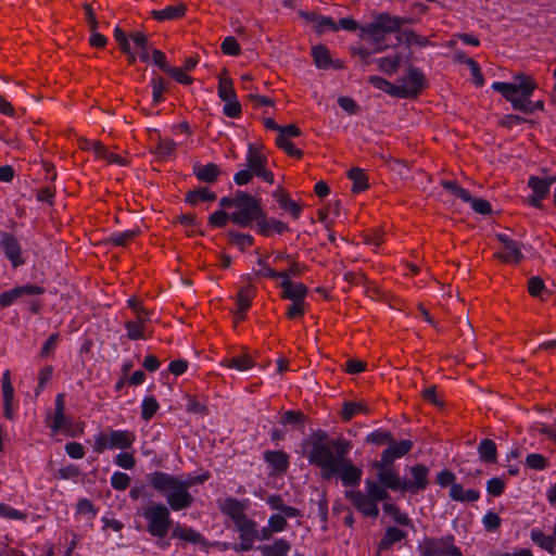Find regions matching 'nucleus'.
<instances>
[{"label":"nucleus","instance_id":"f257e3e1","mask_svg":"<svg viewBox=\"0 0 556 556\" xmlns=\"http://www.w3.org/2000/svg\"><path fill=\"white\" fill-rule=\"evenodd\" d=\"M403 20L388 13L377 15L371 22L359 27L361 38L372 46L371 48L358 47L355 49L364 61L369 65L368 58L372 51H381L388 47L387 42L392 35H395L396 43L382 56L376 58L379 70H397L404 67L410 56L412 46H422L425 39L412 30H400Z\"/></svg>","mask_w":556,"mask_h":556},{"label":"nucleus","instance_id":"f03ea898","mask_svg":"<svg viewBox=\"0 0 556 556\" xmlns=\"http://www.w3.org/2000/svg\"><path fill=\"white\" fill-rule=\"evenodd\" d=\"M326 437V433L319 432L311 441L307 454L309 464L320 468L323 479L339 477L345 486L358 485L363 470L348 458L352 448L351 443L342 438L324 442Z\"/></svg>","mask_w":556,"mask_h":556},{"label":"nucleus","instance_id":"7ed1b4c3","mask_svg":"<svg viewBox=\"0 0 556 556\" xmlns=\"http://www.w3.org/2000/svg\"><path fill=\"white\" fill-rule=\"evenodd\" d=\"M371 466L377 470V480L365 481V493L359 490L345 491V498L364 516L377 518L378 503L390 497L388 490L402 492V478L391 464L375 460Z\"/></svg>","mask_w":556,"mask_h":556},{"label":"nucleus","instance_id":"20e7f679","mask_svg":"<svg viewBox=\"0 0 556 556\" xmlns=\"http://www.w3.org/2000/svg\"><path fill=\"white\" fill-rule=\"evenodd\" d=\"M114 38L121 50L127 54L131 62L139 59L148 66H155L160 70H169L167 67L166 55L150 46L147 35L140 30H131L126 34L118 26L114 28ZM174 70H181L175 67Z\"/></svg>","mask_w":556,"mask_h":556},{"label":"nucleus","instance_id":"39448f33","mask_svg":"<svg viewBox=\"0 0 556 556\" xmlns=\"http://www.w3.org/2000/svg\"><path fill=\"white\" fill-rule=\"evenodd\" d=\"M150 485L166 500L167 507L174 511L189 508L193 503V496L189 488L177 476L163 471H154L149 475Z\"/></svg>","mask_w":556,"mask_h":556},{"label":"nucleus","instance_id":"423d86ee","mask_svg":"<svg viewBox=\"0 0 556 556\" xmlns=\"http://www.w3.org/2000/svg\"><path fill=\"white\" fill-rule=\"evenodd\" d=\"M492 88L511 103L513 108L526 114L534 112L532 102L528 99L536 88V83L523 73H519L510 83L496 81Z\"/></svg>","mask_w":556,"mask_h":556},{"label":"nucleus","instance_id":"0eeeda50","mask_svg":"<svg viewBox=\"0 0 556 556\" xmlns=\"http://www.w3.org/2000/svg\"><path fill=\"white\" fill-rule=\"evenodd\" d=\"M369 83L393 97L409 98L417 96L425 86V77L421 72H404L403 76L394 81L379 76H370Z\"/></svg>","mask_w":556,"mask_h":556},{"label":"nucleus","instance_id":"6e6552de","mask_svg":"<svg viewBox=\"0 0 556 556\" xmlns=\"http://www.w3.org/2000/svg\"><path fill=\"white\" fill-rule=\"evenodd\" d=\"M262 216L260 200L243 191H237L235 211L229 214V220L240 227H248Z\"/></svg>","mask_w":556,"mask_h":556},{"label":"nucleus","instance_id":"1a4fd4ad","mask_svg":"<svg viewBox=\"0 0 556 556\" xmlns=\"http://www.w3.org/2000/svg\"><path fill=\"white\" fill-rule=\"evenodd\" d=\"M141 516L147 521V531L154 538L163 539L173 527L170 510L162 503H150Z\"/></svg>","mask_w":556,"mask_h":556},{"label":"nucleus","instance_id":"9d476101","mask_svg":"<svg viewBox=\"0 0 556 556\" xmlns=\"http://www.w3.org/2000/svg\"><path fill=\"white\" fill-rule=\"evenodd\" d=\"M136 441V435L129 430H110L106 433H99L94 440L93 450L102 453L105 450H127Z\"/></svg>","mask_w":556,"mask_h":556},{"label":"nucleus","instance_id":"9b49d317","mask_svg":"<svg viewBox=\"0 0 556 556\" xmlns=\"http://www.w3.org/2000/svg\"><path fill=\"white\" fill-rule=\"evenodd\" d=\"M424 556H463L460 549L454 544V536L427 538L419 545Z\"/></svg>","mask_w":556,"mask_h":556},{"label":"nucleus","instance_id":"f8f14e48","mask_svg":"<svg viewBox=\"0 0 556 556\" xmlns=\"http://www.w3.org/2000/svg\"><path fill=\"white\" fill-rule=\"evenodd\" d=\"M407 470L410 475V478L402 479V492L403 493L407 492L410 494H418V493L425 491L430 483L429 467H427L424 464H416V465L408 467Z\"/></svg>","mask_w":556,"mask_h":556},{"label":"nucleus","instance_id":"ddd939ff","mask_svg":"<svg viewBox=\"0 0 556 556\" xmlns=\"http://www.w3.org/2000/svg\"><path fill=\"white\" fill-rule=\"evenodd\" d=\"M248 506V501H239L235 497H226L218 501L219 510L224 515L228 516L232 520L233 525L248 518L245 515Z\"/></svg>","mask_w":556,"mask_h":556},{"label":"nucleus","instance_id":"4468645a","mask_svg":"<svg viewBox=\"0 0 556 556\" xmlns=\"http://www.w3.org/2000/svg\"><path fill=\"white\" fill-rule=\"evenodd\" d=\"M247 162L249 169L254 175L269 184H274L273 173L265 169V164L267 162L266 157L261 152H258L253 146L249 147Z\"/></svg>","mask_w":556,"mask_h":556},{"label":"nucleus","instance_id":"2eb2a0df","mask_svg":"<svg viewBox=\"0 0 556 556\" xmlns=\"http://www.w3.org/2000/svg\"><path fill=\"white\" fill-rule=\"evenodd\" d=\"M0 247L3 249L7 258L11 262L13 267L24 264L21 244L13 235L0 231Z\"/></svg>","mask_w":556,"mask_h":556},{"label":"nucleus","instance_id":"dca6fc26","mask_svg":"<svg viewBox=\"0 0 556 556\" xmlns=\"http://www.w3.org/2000/svg\"><path fill=\"white\" fill-rule=\"evenodd\" d=\"M413 448V442L410 440L395 441L392 439L388 444V447L382 452L381 462L393 464L395 459L403 457Z\"/></svg>","mask_w":556,"mask_h":556},{"label":"nucleus","instance_id":"f3484780","mask_svg":"<svg viewBox=\"0 0 556 556\" xmlns=\"http://www.w3.org/2000/svg\"><path fill=\"white\" fill-rule=\"evenodd\" d=\"M301 16L311 23L312 27L317 33H329L337 31L338 25L337 23L329 16L318 15L314 12H301Z\"/></svg>","mask_w":556,"mask_h":556},{"label":"nucleus","instance_id":"a211bd4d","mask_svg":"<svg viewBox=\"0 0 556 556\" xmlns=\"http://www.w3.org/2000/svg\"><path fill=\"white\" fill-rule=\"evenodd\" d=\"M280 287L282 288L281 298L291 302L305 301L308 293L307 287L301 282L282 280Z\"/></svg>","mask_w":556,"mask_h":556},{"label":"nucleus","instance_id":"6ab92c4d","mask_svg":"<svg viewBox=\"0 0 556 556\" xmlns=\"http://www.w3.org/2000/svg\"><path fill=\"white\" fill-rule=\"evenodd\" d=\"M529 188L532 189V194L527 198V203L533 207L541 208L542 200L548 194L546 184L541 182V178L531 176L528 181Z\"/></svg>","mask_w":556,"mask_h":556},{"label":"nucleus","instance_id":"aec40b11","mask_svg":"<svg viewBox=\"0 0 556 556\" xmlns=\"http://www.w3.org/2000/svg\"><path fill=\"white\" fill-rule=\"evenodd\" d=\"M312 55H313L315 65L319 70H327V68L339 70L341 67L340 64H337L338 61H334L331 58L329 50L324 46L314 47L312 49Z\"/></svg>","mask_w":556,"mask_h":556},{"label":"nucleus","instance_id":"412c9836","mask_svg":"<svg viewBox=\"0 0 556 556\" xmlns=\"http://www.w3.org/2000/svg\"><path fill=\"white\" fill-rule=\"evenodd\" d=\"M258 231L263 236H269L271 232L282 233L288 230V226L275 218H267L263 212V216L256 222Z\"/></svg>","mask_w":556,"mask_h":556},{"label":"nucleus","instance_id":"4be33fe9","mask_svg":"<svg viewBox=\"0 0 556 556\" xmlns=\"http://www.w3.org/2000/svg\"><path fill=\"white\" fill-rule=\"evenodd\" d=\"M193 173L200 181L213 184L218 178L220 169L214 163L206 165L195 164L193 166Z\"/></svg>","mask_w":556,"mask_h":556},{"label":"nucleus","instance_id":"5701e85b","mask_svg":"<svg viewBox=\"0 0 556 556\" xmlns=\"http://www.w3.org/2000/svg\"><path fill=\"white\" fill-rule=\"evenodd\" d=\"M448 495L453 501L460 503H471L480 498L479 491L472 489L465 490L459 483L453 484V488L450 489Z\"/></svg>","mask_w":556,"mask_h":556},{"label":"nucleus","instance_id":"b1692460","mask_svg":"<svg viewBox=\"0 0 556 556\" xmlns=\"http://www.w3.org/2000/svg\"><path fill=\"white\" fill-rule=\"evenodd\" d=\"M530 538L542 549L553 555L556 553V536L554 535V533L552 535H546L539 529H532Z\"/></svg>","mask_w":556,"mask_h":556},{"label":"nucleus","instance_id":"393cba45","mask_svg":"<svg viewBox=\"0 0 556 556\" xmlns=\"http://www.w3.org/2000/svg\"><path fill=\"white\" fill-rule=\"evenodd\" d=\"M264 459L277 471L285 472L289 467L288 455L282 451H268Z\"/></svg>","mask_w":556,"mask_h":556},{"label":"nucleus","instance_id":"a878e982","mask_svg":"<svg viewBox=\"0 0 556 556\" xmlns=\"http://www.w3.org/2000/svg\"><path fill=\"white\" fill-rule=\"evenodd\" d=\"M290 548V543L283 539H278L270 545L260 546L263 556H287Z\"/></svg>","mask_w":556,"mask_h":556},{"label":"nucleus","instance_id":"bb28decb","mask_svg":"<svg viewBox=\"0 0 556 556\" xmlns=\"http://www.w3.org/2000/svg\"><path fill=\"white\" fill-rule=\"evenodd\" d=\"M406 536V533L396 527H389L386 530L383 538L380 540L378 549L387 551L394 543L402 541Z\"/></svg>","mask_w":556,"mask_h":556},{"label":"nucleus","instance_id":"cd10ccee","mask_svg":"<svg viewBox=\"0 0 556 556\" xmlns=\"http://www.w3.org/2000/svg\"><path fill=\"white\" fill-rule=\"evenodd\" d=\"M495 256L505 263H518L523 258L521 244L515 241L505 250L497 252Z\"/></svg>","mask_w":556,"mask_h":556},{"label":"nucleus","instance_id":"c85d7f7f","mask_svg":"<svg viewBox=\"0 0 556 556\" xmlns=\"http://www.w3.org/2000/svg\"><path fill=\"white\" fill-rule=\"evenodd\" d=\"M254 292V288L252 286H247L241 288L238 296H237V317L238 319H243L244 314L251 305V298Z\"/></svg>","mask_w":556,"mask_h":556},{"label":"nucleus","instance_id":"c756f323","mask_svg":"<svg viewBox=\"0 0 556 556\" xmlns=\"http://www.w3.org/2000/svg\"><path fill=\"white\" fill-rule=\"evenodd\" d=\"M479 457L484 463H495L497 458L496 444L491 439H483L478 445Z\"/></svg>","mask_w":556,"mask_h":556},{"label":"nucleus","instance_id":"7c9ffc66","mask_svg":"<svg viewBox=\"0 0 556 556\" xmlns=\"http://www.w3.org/2000/svg\"><path fill=\"white\" fill-rule=\"evenodd\" d=\"M172 536L193 544L200 543L202 540V535L198 531L179 523L173 528Z\"/></svg>","mask_w":556,"mask_h":556},{"label":"nucleus","instance_id":"2f4dec72","mask_svg":"<svg viewBox=\"0 0 556 556\" xmlns=\"http://www.w3.org/2000/svg\"><path fill=\"white\" fill-rule=\"evenodd\" d=\"M274 197L281 208L289 212L294 218H298L300 216L302 211L300 204L291 200L287 193L276 191L274 192Z\"/></svg>","mask_w":556,"mask_h":556},{"label":"nucleus","instance_id":"473e14b6","mask_svg":"<svg viewBox=\"0 0 556 556\" xmlns=\"http://www.w3.org/2000/svg\"><path fill=\"white\" fill-rule=\"evenodd\" d=\"M185 11L186 9L182 4L168 5L162 10L153 11L152 15L156 21H169L182 16Z\"/></svg>","mask_w":556,"mask_h":556},{"label":"nucleus","instance_id":"72a5a7b5","mask_svg":"<svg viewBox=\"0 0 556 556\" xmlns=\"http://www.w3.org/2000/svg\"><path fill=\"white\" fill-rule=\"evenodd\" d=\"M218 97L222 100H231L237 98L231 79L226 72H222L218 76Z\"/></svg>","mask_w":556,"mask_h":556},{"label":"nucleus","instance_id":"f704fd0d","mask_svg":"<svg viewBox=\"0 0 556 556\" xmlns=\"http://www.w3.org/2000/svg\"><path fill=\"white\" fill-rule=\"evenodd\" d=\"M349 178L353 181L352 191L359 193L368 188L367 176L365 172L358 167L349 170Z\"/></svg>","mask_w":556,"mask_h":556},{"label":"nucleus","instance_id":"c9c22d12","mask_svg":"<svg viewBox=\"0 0 556 556\" xmlns=\"http://www.w3.org/2000/svg\"><path fill=\"white\" fill-rule=\"evenodd\" d=\"M236 530L239 532V539H250L256 541L257 523L249 517L235 525Z\"/></svg>","mask_w":556,"mask_h":556},{"label":"nucleus","instance_id":"e433bc0d","mask_svg":"<svg viewBox=\"0 0 556 556\" xmlns=\"http://www.w3.org/2000/svg\"><path fill=\"white\" fill-rule=\"evenodd\" d=\"M306 416L301 410H287L280 417L282 426H291L292 428H301L304 426Z\"/></svg>","mask_w":556,"mask_h":556},{"label":"nucleus","instance_id":"4c0bfd02","mask_svg":"<svg viewBox=\"0 0 556 556\" xmlns=\"http://www.w3.org/2000/svg\"><path fill=\"white\" fill-rule=\"evenodd\" d=\"M383 511L392 517V519L402 526H412V520L408 516L400 510V508L391 503L383 504Z\"/></svg>","mask_w":556,"mask_h":556},{"label":"nucleus","instance_id":"58836bf2","mask_svg":"<svg viewBox=\"0 0 556 556\" xmlns=\"http://www.w3.org/2000/svg\"><path fill=\"white\" fill-rule=\"evenodd\" d=\"M215 199L216 194L214 192H210L206 188H199L187 194V202L192 205H195L200 201H214Z\"/></svg>","mask_w":556,"mask_h":556},{"label":"nucleus","instance_id":"ea45409f","mask_svg":"<svg viewBox=\"0 0 556 556\" xmlns=\"http://www.w3.org/2000/svg\"><path fill=\"white\" fill-rule=\"evenodd\" d=\"M441 184L445 190L450 191L455 197L462 199L464 202H469L470 200H472V197L470 195L469 191L462 188L456 181L444 180Z\"/></svg>","mask_w":556,"mask_h":556},{"label":"nucleus","instance_id":"a19ab883","mask_svg":"<svg viewBox=\"0 0 556 556\" xmlns=\"http://www.w3.org/2000/svg\"><path fill=\"white\" fill-rule=\"evenodd\" d=\"M362 412H367L366 405L357 402H345L341 410V417L348 421Z\"/></svg>","mask_w":556,"mask_h":556},{"label":"nucleus","instance_id":"79ce46f5","mask_svg":"<svg viewBox=\"0 0 556 556\" xmlns=\"http://www.w3.org/2000/svg\"><path fill=\"white\" fill-rule=\"evenodd\" d=\"M254 366V362L249 355H239L227 361V367L235 368L240 371L248 370Z\"/></svg>","mask_w":556,"mask_h":556},{"label":"nucleus","instance_id":"37998d69","mask_svg":"<svg viewBox=\"0 0 556 556\" xmlns=\"http://www.w3.org/2000/svg\"><path fill=\"white\" fill-rule=\"evenodd\" d=\"M137 230H126L119 233H114L108 239L109 243L116 247H126L137 236Z\"/></svg>","mask_w":556,"mask_h":556},{"label":"nucleus","instance_id":"c03bdc74","mask_svg":"<svg viewBox=\"0 0 556 556\" xmlns=\"http://www.w3.org/2000/svg\"><path fill=\"white\" fill-rule=\"evenodd\" d=\"M159 409V403L153 396H148L142 401L141 417L143 420H150Z\"/></svg>","mask_w":556,"mask_h":556},{"label":"nucleus","instance_id":"a18cd8bd","mask_svg":"<svg viewBox=\"0 0 556 556\" xmlns=\"http://www.w3.org/2000/svg\"><path fill=\"white\" fill-rule=\"evenodd\" d=\"M276 143L290 156L300 159L303 155V152L298 149L289 139H285L283 136H277Z\"/></svg>","mask_w":556,"mask_h":556},{"label":"nucleus","instance_id":"49530a36","mask_svg":"<svg viewBox=\"0 0 556 556\" xmlns=\"http://www.w3.org/2000/svg\"><path fill=\"white\" fill-rule=\"evenodd\" d=\"M152 85V98L153 103L156 104L163 101V92L167 89V85L164 79L159 76H154L151 80Z\"/></svg>","mask_w":556,"mask_h":556},{"label":"nucleus","instance_id":"de8ad7c7","mask_svg":"<svg viewBox=\"0 0 556 556\" xmlns=\"http://www.w3.org/2000/svg\"><path fill=\"white\" fill-rule=\"evenodd\" d=\"M230 241L237 245L241 251L253 244V237L247 233H239L236 231H229Z\"/></svg>","mask_w":556,"mask_h":556},{"label":"nucleus","instance_id":"09e8293b","mask_svg":"<svg viewBox=\"0 0 556 556\" xmlns=\"http://www.w3.org/2000/svg\"><path fill=\"white\" fill-rule=\"evenodd\" d=\"M225 102L223 113L230 118H238L241 115V104L237 98L223 100Z\"/></svg>","mask_w":556,"mask_h":556},{"label":"nucleus","instance_id":"8fccbe9b","mask_svg":"<svg viewBox=\"0 0 556 556\" xmlns=\"http://www.w3.org/2000/svg\"><path fill=\"white\" fill-rule=\"evenodd\" d=\"M79 468L74 464H70L65 467L58 469L54 472V478L62 480L76 479L79 476Z\"/></svg>","mask_w":556,"mask_h":556},{"label":"nucleus","instance_id":"3c124183","mask_svg":"<svg viewBox=\"0 0 556 556\" xmlns=\"http://www.w3.org/2000/svg\"><path fill=\"white\" fill-rule=\"evenodd\" d=\"M125 328L127 330V337L130 340H138L144 337V324H141L140 321H127L125 324Z\"/></svg>","mask_w":556,"mask_h":556},{"label":"nucleus","instance_id":"603ef678","mask_svg":"<svg viewBox=\"0 0 556 556\" xmlns=\"http://www.w3.org/2000/svg\"><path fill=\"white\" fill-rule=\"evenodd\" d=\"M175 148H176V144L173 140L163 139V140H160V142L157 143L155 153L162 159H167L174 153Z\"/></svg>","mask_w":556,"mask_h":556},{"label":"nucleus","instance_id":"864d4df0","mask_svg":"<svg viewBox=\"0 0 556 556\" xmlns=\"http://www.w3.org/2000/svg\"><path fill=\"white\" fill-rule=\"evenodd\" d=\"M130 478L127 473L116 471L111 477V485L118 491H124L129 486Z\"/></svg>","mask_w":556,"mask_h":556},{"label":"nucleus","instance_id":"5fc2aeb1","mask_svg":"<svg viewBox=\"0 0 556 556\" xmlns=\"http://www.w3.org/2000/svg\"><path fill=\"white\" fill-rule=\"evenodd\" d=\"M526 464L529 468L535 470H542L547 466V459L538 453L529 454L526 458Z\"/></svg>","mask_w":556,"mask_h":556},{"label":"nucleus","instance_id":"6e6d98bb","mask_svg":"<svg viewBox=\"0 0 556 556\" xmlns=\"http://www.w3.org/2000/svg\"><path fill=\"white\" fill-rule=\"evenodd\" d=\"M0 516L12 520H24L26 515L7 504L0 503Z\"/></svg>","mask_w":556,"mask_h":556},{"label":"nucleus","instance_id":"4d7b16f0","mask_svg":"<svg viewBox=\"0 0 556 556\" xmlns=\"http://www.w3.org/2000/svg\"><path fill=\"white\" fill-rule=\"evenodd\" d=\"M128 306L136 313L137 321L144 324L149 319V313L141 306L139 300L131 298L128 300Z\"/></svg>","mask_w":556,"mask_h":556},{"label":"nucleus","instance_id":"13d9d810","mask_svg":"<svg viewBox=\"0 0 556 556\" xmlns=\"http://www.w3.org/2000/svg\"><path fill=\"white\" fill-rule=\"evenodd\" d=\"M505 490V481L501 478H492L486 482V491L492 496H500Z\"/></svg>","mask_w":556,"mask_h":556},{"label":"nucleus","instance_id":"bf43d9fd","mask_svg":"<svg viewBox=\"0 0 556 556\" xmlns=\"http://www.w3.org/2000/svg\"><path fill=\"white\" fill-rule=\"evenodd\" d=\"M392 439L393 438L390 432L377 430V431L369 433L366 438V441L369 443H375V444L381 445L384 443L389 444Z\"/></svg>","mask_w":556,"mask_h":556},{"label":"nucleus","instance_id":"052dcab7","mask_svg":"<svg viewBox=\"0 0 556 556\" xmlns=\"http://www.w3.org/2000/svg\"><path fill=\"white\" fill-rule=\"evenodd\" d=\"M305 301L292 302L287 308V317L290 319H294L296 317L303 316L305 313Z\"/></svg>","mask_w":556,"mask_h":556},{"label":"nucleus","instance_id":"680f3d73","mask_svg":"<svg viewBox=\"0 0 556 556\" xmlns=\"http://www.w3.org/2000/svg\"><path fill=\"white\" fill-rule=\"evenodd\" d=\"M83 150L92 151L98 157L104 153L105 147L100 141L84 139L80 143Z\"/></svg>","mask_w":556,"mask_h":556},{"label":"nucleus","instance_id":"e2e57ef3","mask_svg":"<svg viewBox=\"0 0 556 556\" xmlns=\"http://www.w3.org/2000/svg\"><path fill=\"white\" fill-rule=\"evenodd\" d=\"M268 526L275 531V532H281L286 530L288 522L285 516L280 514H274L268 519Z\"/></svg>","mask_w":556,"mask_h":556},{"label":"nucleus","instance_id":"0e129e2a","mask_svg":"<svg viewBox=\"0 0 556 556\" xmlns=\"http://www.w3.org/2000/svg\"><path fill=\"white\" fill-rule=\"evenodd\" d=\"M435 481L441 486L450 485L451 488H453V484H457L455 475L450 470L440 471L437 475Z\"/></svg>","mask_w":556,"mask_h":556},{"label":"nucleus","instance_id":"69168bd1","mask_svg":"<svg viewBox=\"0 0 556 556\" xmlns=\"http://www.w3.org/2000/svg\"><path fill=\"white\" fill-rule=\"evenodd\" d=\"M114 463L124 469H131L136 464L134 456L126 452L117 454Z\"/></svg>","mask_w":556,"mask_h":556},{"label":"nucleus","instance_id":"338daca9","mask_svg":"<svg viewBox=\"0 0 556 556\" xmlns=\"http://www.w3.org/2000/svg\"><path fill=\"white\" fill-rule=\"evenodd\" d=\"M60 336L59 333L51 334L47 341L43 343L40 355L42 357H48L56 348V344L59 342Z\"/></svg>","mask_w":556,"mask_h":556},{"label":"nucleus","instance_id":"774afa93","mask_svg":"<svg viewBox=\"0 0 556 556\" xmlns=\"http://www.w3.org/2000/svg\"><path fill=\"white\" fill-rule=\"evenodd\" d=\"M544 289V281L540 277H532L528 282V291L532 296H540Z\"/></svg>","mask_w":556,"mask_h":556}]
</instances>
